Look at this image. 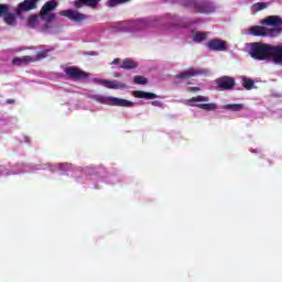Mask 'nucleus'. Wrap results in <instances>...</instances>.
<instances>
[{"label":"nucleus","mask_w":282,"mask_h":282,"mask_svg":"<svg viewBox=\"0 0 282 282\" xmlns=\"http://www.w3.org/2000/svg\"><path fill=\"white\" fill-rule=\"evenodd\" d=\"M101 0H75V8H83V6H87L88 8L96 9L98 8V3H100Z\"/></svg>","instance_id":"14"},{"label":"nucleus","mask_w":282,"mask_h":282,"mask_svg":"<svg viewBox=\"0 0 282 282\" xmlns=\"http://www.w3.org/2000/svg\"><path fill=\"white\" fill-rule=\"evenodd\" d=\"M140 23H143V21L142 20H137L135 21V25H140Z\"/></svg>","instance_id":"31"},{"label":"nucleus","mask_w":282,"mask_h":282,"mask_svg":"<svg viewBox=\"0 0 282 282\" xmlns=\"http://www.w3.org/2000/svg\"><path fill=\"white\" fill-rule=\"evenodd\" d=\"M10 12V7L8 4H0V17H6Z\"/></svg>","instance_id":"26"},{"label":"nucleus","mask_w":282,"mask_h":282,"mask_svg":"<svg viewBox=\"0 0 282 282\" xmlns=\"http://www.w3.org/2000/svg\"><path fill=\"white\" fill-rule=\"evenodd\" d=\"M56 166L59 169V171H69V169H72V165L68 164V163L58 164V165H56Z\"/></svg>","instance_id":"27"},{"label":"nucleus","mask_w":282,"mask_h":282,"mask_svg":"<svg viewBox=\"0 0 282 282\" xmlns=\"http://www.w3.org/2000/svg\"><path fill=\"white\" fill-rule=\"evenodd\" d=\"M242 85H243L245 89H252V87H254V83L248 78L242 79Z\"/></svg>","instance_id":"24"},{"label":"nucleus","mask_w":282,"mask_h":282,"mask_svg":"<svg viewBox=\"0 0 282 282\" xmlns=\"http://www.w3.org/2000/svg\"><path fill=\"white\" fill-rule=\"evenodd\" d=\"M185 105H187V107H199L200 109H204L205 111H215V109H217V104H208L207 96L193 97L191 99H187L185 101Z\"/></svg>","instance_id":"4"},{"label":"nucleus","mask_w":282,"mask_h":282,"mask_svg":"<svg viewBox=\"0 0 282 282\" xmlns=\"http://www.w3.org/2000/svg\"><path fill=\"white\" fill-rule=\"evenodd\" d=\"M37 0H24L23 2L18 4L17 14L21 17L23 12H30V10H36Z\"/></svg>","instance_id":"9"},{"label":"nucleus","mask_w":282,"mask_h":282,"mask_svg":"<svg viewBox=\"0 0 282 282\" xmlns=\"http://www.w3.org/2000/svg\"><path fill=\"white\" fill-rule=\"evenodd\" d=\"M129 0H109L108 6L109 8H116V6H120V3H127Z\"/></svg>","instance_id":"25"},{"label":"nucleus","mask_w":282,"mask_h":282,"mask_svg":"<svg viewBox=\"0 0 282 282\" xmlns=\"http://www.w3.org/2000/svg\"><path fill=\"white\" fill-rule=\"evenodd\" d=\"M192 39L195 43H202V41H206V39H208V33L196 31L192 33Z\"/></svg>","instance_id":"18"},{"label":"nucleus","mask_w":282,"mask_h":282,"mask_svg":"<svg viewBox=\"0 0 282 282\" xmlns=\"http://www.w3.org/2000/svg\"><path fill=\"white\" fill-rule=\"evenodd\" d=\"M134 96H135V98H145L147 100H153V99L158 98V95H155L153 93L142 91V90L134 91Z\"/></svg>","instance_id":"16"},{"label":"nucleus","mask_w":282,"mask_h":282,"mask_svg":"<svg viewBox=\"0 0 282 282\" xmlns=\"http://www.w3.org/2000/svg\"><path fill=\"white\" fill-rule=\"evenodd\" d=\"M120 64V58H115L111 63V65H119Z\"/></svg>","instance_id":"30"},{"label":"nucleus","mask_w":282,"mask_h":282,"mask_svg":"<svg viewBox=\"0 0 282 282\" xmlns=\"http://www.w3.org/2000/svg\"><path fill=\"white\" fill-rule=\"evenodd\" d=\"M95 83L102 85L107 89H127V84L118 80L95 79Z\"/></svg>","instance_id":"10"},{"label":"nucleus","mask_w":282,"mask_h":282,"mask_svg":"<svg viewBox=\"0 0 282 282\" xmlns=\"http://www.w3.org/2000/svg\"><path fill=\"white\" fill-rule=\"evenodd\" d=\"M224 109H228L229 111H241V109H243V105L229 104V105L224 106Z\"/></svg>","instance_id":"20"},{"label":"nucleus","mask_w":282,"mask_h":282,"mask_svg":"<svg viewBox=\"0 0 282 282\" xmlns=\"http://www.w3.org/2000/svg\"><path fill=\"white\" fill-rule=\"evenodd\" d=\"M149 80L144 76H134V84L135 85H147Z\"/></svg>","instance_id":"23"},{"label":"nucleus","mask_w":282,"mask_h":282,"mask_svg":"<svg viewBox=\"0 0 282 282\" xmlns=\"http://www.w3.org/2000/svg\"><path fill=\"white\" fill-rule=\"evenodd\" d=\"M198 74H202V70L197 68H188L185 72H182L175 76V83H182V80H188L189 78H193V76H198Z\"/></svg>","instance_id":"11"},{"label":"nucleus","mask_w":282,"mask_h":282,"mask_svg":"<svg viewBox=\"0 0 282 282\" xmlns=\"http://www.w3.org/2000/svg\"><path fill=\"white\" fill-rule=\"evenodd\" d=\"M91 100L99 102L100 105H109L110 107H132L133 102L118 98V97H110V96H102V95H89Z\"/></svg>","instance_id":"3"},{"label":"nucleus","mask_w":282,"mask_h":282,"mask_svg":"<svg viewBox=\"0 0 282 282\" xmlns=\"http://www.w3.org/2000/svg\"><path fill=\"white\" fill-rule=\"evenodd\" d=\"M187 90H188V91H193V93H197V91H199L200 89H199V87H188Z\"/></svg>","instance_id":"28"},{"label":"nucleus","mask_w":282,"mask_h":282,"mask_svg":"<svg viewBox=\"0 0 282 282\" xmlns=\"http://www.w3.org/2000/svg\"><path fill=\"white\" fill-rule=\"evenodd\" d=\"M135 67H138V62L132 58L123 59L120 66L121 69H135Z\"/></svg>","instance_id":"15"},{"label":"nucleus","mask_w":282,"mask_h":282,"mask_svg":"<svg viewBox=\"0 0 282 282\" xmlns=\"http://www.w3.org/2000/svg\"><path fill=\"white\" fill-rule=\"evenodd\" d=\"M198 12H215V8L210 4H203L202 7H196Z\"/></svg>","instance_id":"21"},{"label":"nucleus","mask_w":282,"mask_h":282,"mask_svg":"<svg viewBox=\"0 0 282 282\" xmlns=\"http://www.w3.org/2000/svg\"><path fill=\"white\" fill-rule=\"evenodd\" d=\"M65 74L68 78H73L74 80H83V78H87V74L76 67L65 68Z\"/></svg>","instance_id":"12"},{"label":"nucleus","mask_w":282,"mask_h":282,"mask_svg":"<svg viewBox=\"0 0 282 282\" xmlns=\"http://www.w3.org/2000/svg\"><path fill=\"white\" fill-rule=\"evenodd\" d=\"M216 83L220 89H232L235 87V79L228 76L218 78Z\"/></svg>","instance_id":"13"},{"label":"nucleus","mask_w":282,"mask_h":282,"mask_svg":"<svg viewBox=\"0 0 282 282\" xmlns=\"http://www.w3.org/2000/svg\"><path fill=\"white\" fill-rule=\"evenodd\" d=\"M207 47L212 52H226L228 51V43L224 40L214 39L207 42Z\"/></svg>","instance_id":"8"},{"label":"nucleus","mask_w":282,"mask_h":282,"mask_svg":"<svg viewBox=\"0 0 282 282\" xmlns=\"http://www.w3.org/2000/svg\"><path fill=\"white\" fill-rule=\"evenodd\" d=\"M29 28H36L39 25V18L36 15H31L28 20Z\"/></svg>","instance_id":"22"},{"label":"nucleus","mask_w":282,"mask_h":282,"mask_svg":"<svg viewBox=\"0 0 282 282\" xmlns=\"http://www.w3.org/2000/svg\"><path fill=\"white\" fill-rule=\"evenodd\" d=\"M260 23L261 25H268L269 28H273V29L256 25L249 29V34H252V36H270L272 39L281 34V29H278L279 25H282L281 17L268 15L267 18L262 19Z\"/></svg>","instance_id":"2"},{"label":"nucleus","mask_w":282,"mask_h":282,"mask_svg":"<svg viewBox=\"0 0 282 282\" xmlns=\"http://www.w3.org/2000/svg\"><path fill=\"white\" fill-rule=\"evenodd\" d=\"M4 22L7 23V25H17V14L8 12L4 15Z\"/></svg>","instance_id":"19"},{"label":"nucleus","mask_w":282,"mask_h":282,"mask_svg":"<svg viewBox=\"0 0 282 282\" xmlns=\"http://www.w3.org/2000/svg\"><path fill=\"white\" fill-rule=\"evenodd\" d=\"M249 56L254 61H267L274 65H282V46L268 43H252L248 50Z\"/></svg>","instance_id":"1"},{"label":"nucleus","mask_w":282,"mask_h":282,"mask_svg":"<svg viewBox=\"0 0 282 282\" xmlns=\"http://www.w3.org/2000/svg\"><path fill=\"white\" fill-rule=\"evenodd\" d=\"M270 7L269 2H258L251 6L252 14H257V12H261V10H265Z\"/></svg>","instance_id":"17"},{"label":"nucleus","mask_w":282,"mask_h":282,"mask_svg":"<svg viewBox=\"0 0 282 282\" xmlns=\"http://www.w3.org/2000/svg\"><path fill=\"white\" fill-rule=\"evenodd\" d=\"M153 107H162V102L159 100L152 101Z\"/></svg>","instance_id":"29"},{"label":"nucleus","mask_w":282,"mask_h":282,"mask_svg":"<svg viewBox=\"0 0 282 282\" xmlns=\"http://www.w3.org/2000/svg\"><path fill=\"white\" fill-rule=\"evenodd\" d=\"M56 8H58V2L56 0H50L46 2L41 10L42 19L47 23L56 21V15L51 13L52 11L56 10Z\"/></svg>","instance_id":"5"},{"label":"nucleus","mask_w":282,"mask_h":282,"mask_svg":"<svg viewBox=\"0 0 282 282\" xmlns=\"http://www.w3.org/2000/svg\"><path fill=\"white\" fill-rule=\"evenodd\" d=\"M59 17H65L69 19V21H74V23H83V21L89 19V15L80 13V11L76 9L62 10L59 11Z\"/></svg>","instance_id":"6"},{"label":"nucleus","mask_w":282,"mask_h":282,"mask_svg":"<svg viewBox=\"0 0 282 282\" xmlns=\"http://www.w3.org/2000/svg\"><path fill=\"white\" fill-rule=\"evenodd\" d=\"M115 77H116V78H120V75H116Z\"/></svg>","instance_id":"32"},{"label":"nucleus","mask_w":282,"mask_h":282,"mask_svg":"<svg viewBox=\"0 0 282 282\" xmlns=\"http://www.w3.org/2000/svg\"><path fill=\"white\" fill-rule=\"evenodd\" d=\"M48 50L41 51L34 56H22V57H15L12 63L13 65H28V63H34L36 61H42V58H45L48 54Z\"/></svg>","instance_id":"7"}]
</instances>
